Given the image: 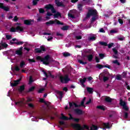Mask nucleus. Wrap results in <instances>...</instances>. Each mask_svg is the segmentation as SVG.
<instances>
[{
  "instance_id": "9d476101",
  "label": "nucleus",
  "mask_w": 130,
  "mask_h": 130,
  "mask_svg": "<svg viewBox=\"0 0 130 130\" xmlns=\"http://www.w3.org/2000/svg\"><path fill=\"white\" fill-rule=\"evenodd\" d=\"M45 8L47 9V10H51V11L53 14L56 13V10L55 9H54V7H53V6L51 4L47 5Z\"/></svg>"
},
{
  "instance_id": "49530a36",
  "label": "nucleus",
  "mask_w": 130,
  "mask_h": 130,
  "mask_svg": "<svg viewBox=\"0 0 130 130\" xmlns=\"http://www.w3.org/2000/svg\"><path fill=\"white\" fill-rule=\"evenodd\" d=\"M34 90H35V86H32L28 89V92H33Z\"/></svg>"
},
{
  "instance_id": "4c0bfd02",
  "label": "nucleus",
  "mask_w": 130,
  "mask_h": 130,
  "mask_svg": "<svg viewBox=\"0 0 130 130\" xmlns=\"http://www.w3.org/2000/svg\"><path fill=\"white\" fill-rule=\"evenodd\" d=\"M35 51L36 53H41V50L39 48L35 49Z\"/></svg>"
},
{
  "instance_id": "0eeeda50",
  "label": "nucleus",
  "mask_w": 130,
  "mask_h": 130,
  "mask_svg": "<svg viewBox=\"0 0 130 130\" xmlns=\"http://www.w3.org/2000/svg\"><path fill=\"white\" fill-rule=\"evenodd\" d=\"M119 104L120 106L123 107V109H124L125 111H129V108L127 107V104L125 101H123L122 99H120Z\"/></svg>"
},
{
  "instance_id": "6e6552de",
  "label": "nucleus",
  "mask_w": 130,
  "mask_h": 130,
  "mask_svg": "<svg viewBox=\"0 0 130 130\" xmlns=\"http://www.w3.org/2000/svg\"><path fill=\"white\" fill-rule=\"evenodd\" d=\"M91 16H97V10L90 9L86 15V18H90Z\"/></svg>"
},
{
  "instance_id": "13d9d810",
  "label": "nucleus",
  "mask_w": 130,
  "mask_h": 130,
  "mask_svg": "<svg viewBox=\"0 0 130 130\" xmlns=\"http://www.w3.org/2000/svg\"><path fill=\"white\" fill-rule=\"evenodd\" d=\"M44 88H41L39 90H38V93H43V91H44Z\"/></svg>"
},
{
  "instance_id": "393cba45",
  "label": "nucleus",
  "mask_w": 130,
  "mask_h": 130,
  "mask_svg": "<svg viewBox=\"0 0 130 130\" xmlns=\"http://www.w3.org/2000/svg\"><path fill=\"white\" fill-rule=\"evenodd\" d=\"M61 117H60V119H62L63 120H69V117L63 115V113L61 114Z\"/></svg>"
},
{
  "instance_id": "680f3d73",
  "label": "nucleus",
  "mask_w": 130,
  "mask_h": 130,
  "mask_svg": "<svg viewBox=\"0 0 130 130\" xmlns=\"http://www.w3.org/2000/svg\"><path fill=\"white\" fill-rule=\"evenodd\" d=\"M59 123L60 125H64V124H65V123L63 121H60L59 122Z\"/></svg>"
},
{
  "instance_id": "20e7f679",
  "label": "nucleus",
  "mask_w": 130,
  "mask_h": 130,
  "mask_svg": "<svg viewBox=\"0 0 130 130\" xmlns=\"http://www.w3.org/2000/svg\"><path fill=\"white\" fill-rule=\"evenodd\" d=\"M59 80L62 84H68L71 81V79L69 77V75L68 74L64 76H60L59 77Z\"/></svg>"
},
{
  "instance_id": "1a4fd4ad",
  "label": "nucleus",
  "mask_w": 130,
  "mask_h": 130,
  "mask_svg": "<svg viewBox=\"0 0 130 130\" xmlns=\"http://www.w3.org/2000/svg\"><path fill=\"white\" fill-rule=\"evenodd\" d=\"M10 32H23L24 31V28L20 27V26H17L16 28L12 27L10 28Z\"/></svg>"
},
{
  "instance_id": "37998d69",
  "label": "nucleus",
  "mask_w": 130,
  "mask_h": 130,
  "mask_svg": "<svg viewBox=\"0 0 130 130\" xmlns=\"http://www.w3.org/2000/svg\"><path fill=\"white\" fill-rule=\"evenodd\" d=\"M112 50H113V52H114V54H115V55L118 54V51H117V50H116V49H115V48H113Z\"/></svg>"
},
{
  "instance_id": "4d7b16f0",
  "label": "nucleus",
  "mask_w": 130,
  "mask_h": 130,
  "mask_svg": "<svg viewBox=\"0 0 130 130\" xmlns=\"http://www.w3.org/2000/svg\"><path fill=\"white\" fill-rule=\"evenodd\" d=\"M118 22L119 24H121V25H122V24H123V20H122V19L120 18L118 19Z\"/></svg>"
},
{
  "instance_id": "c756f323",
  "label": "nucleus",
  "mask_w": 130,
  "mask_h": 130,
  "mask_svg": "<svg viewBox=\"0 0 130 130\" xmlns=\"http://www.w3.org/2000/svg\"><path fill=\"white\" fill-rule=\"evenodd\" d=\"M98 129V126L92 124V126L90 127V130H97Z\"/></svg>"
},
{
  "instance_id": "412c9836",
  "label": "nucleus",
  "mask_w": 130,
  "mask_h": 130,
  "mask_svg": "<svg viewBox=\"0 0 130 130\" xmlns=\"http://www.w3.org/2000/svg\"><path fill=\"white\" fill-rule=\"evenodd\" d=\"M87 91L89 94H93V92H94V89L92 87H87Z\"/></svg>"
},
{
  "instance_id": "58836bf2",
  "label": "nucleus",
  "mask_w": 130,
  "mask_h": 130,
  "mask_svg": "<svg viewBox=\"0 0 130 130\" xmlns=\"http://www.w3.org/2000/svg\"><path fill=\"white\" fill-rule=\"evenodd\" d=\"M113 63H114L115 64H117V66H120V63L118 62V60H115L112 61Z\"/></svg>"
},
{
  "instance_id": "3c124183",
  "label": "nucleus",
  "mask_w": 130,
  "mask_h": 130,
  "mask_svg": "<svg viewBox=\"0 0 130 130\" xmlns=\"http://www.w3.org/2000/svg\"><path fill=\"white\" fill-rule=\"evenodd\" d=\"M15 71L16 72H19L20 71V68H19V66H15L14 68Z\"/></svg>"
},
{
  "instance_id": "473e14b6",
  "label": "nucleus",
  "mask_w": 130,
  "mask_h": 130,
  "mask_svg": "<svg viewBox=\"0 0 130 130\" xmlns=\"http://www.w3.org/2000/svg\"><path fill=\"white\" fill-rule=\"evenodd\" d=\"M63 56L64 57H68V56H71V53L69 52H63L62 53Z\"/></svg>"
},
{
  "instance_id": "7ed1b4c3",
  "label": "nucleus",
  "mask_w": 130,
  "mask_h": 130,
  "mask_svg": "<svg viewBox=\"0 0 130 130\" xmlns=\"http://www.w3.org/2000/svg\"><path fill=\"white\" fill-rule=\"evenodd\" d=\"M86 100V97H84L83 100H82L80 105H78L77 104V103H75V102H69V106L70 107V108H72V107H73V106H74L75 107V108H78V107H81V106H83V107H86V106H85V101Z\"/></svg>"
},
{
  "instance_id": "e2e57ef3",
  "label": "nucleus",
  "mask_w": 130,
  "mask_h": 130,
  "mask_svg": "<svg viewBox=\"0 0 130 130\" xmlns=\"http://www.w3.org/2000/svg\"><path fill=\"white\" fill-rule=\"evenodd\" d=\"M100 32L101 33H105V30L103 28H101V29H100Z\"/></svg>"
},
{
  "instance_id": "338daca9",
  "label": "nucleus",
  "mask_w": 130,
  "mask_h": 130,
  "mask_svg": "<svg viewBox=\"0 0 130 130\" xmlns=\"http://www.w3.org/2000/svg\"><path fill=\"white\" fill-rule=\"evenodd\" d=\"M74 121H75V122H79V121H80V119L79 118H75L73 119Z\"/></svg>"
},
{
  "instance_id": "f257e3e1",
  "label": "nucleus",
  "mask_w": 130,
  "mask_h": 130,
  "mask_svg": "<svg viewBox=\"0 0 130 130\" xmlns=\"http://www.w3.org/2000/svg\"><path fill=\"white\" fill-rule=\"evenodd\" d=\"M50 55H47L44 57H41V56H37L36 57V60L38 61H41L43 62V64H45V66H48L49 63H50Z\"/></svg>"
},
{
  "instance_id": "7c9ffc66",
  "label": "nucleus",
  "mask_w": 130,
  "mask_h": 130,
  "mask_svg": "<svg viewBox=\"0 0 130 130\" xmlns=\"http://www.w3.org/2000/svg\"><path fill=\"white\" fill-rule=\"evenodd\" d=\"M96 68H97V69H99V70H102V69H103V68H104V65L101 64H97L96 66Z\"/></svg>"
},
{
  "instance_id": "5fc2aeb1",
  "label": "nucleus",
  "mask_w": 130,
  "mask_h": 130,
  "mask_svg": "<svg viewBox=\"0 0 130 130\" xmlns=\"http://www.w3.org/2000/svg\"><path fill=\"white\" fill-rule=\"evenodd\" d=\"M6 39H7V40H10V39H12V36L6 35Z\"/></svg>"
},
{
  "instance_id": "0e129e2a",
  "label": "nucleus",
  "mask_w": 130,
  "mask_h": 130,
  "mask_svg": "<svg viewBox=\"0 0 130 130\" xmlns=\"http://www.w3.org/2000/svg\"><path fill=\"white\" fill-rule=\"evenodd\" d=\"M104 68H107V69H110V68H111L110 67V66L108 65V64H106V65H104Z\"/></svg>"
},
{
  "instance_id": "a211bd4d",
  "label": "nucleus",
  "mask_w": 130,
  "mask_h": 130,
  "mask_svg": "<svg viewBox=\"0 0 130 130\" xmlns=\"http://www.w3.org/2000/svg\"><path fill=\"white\" fill-rule=\"evenodd\" d=\"M53 17L54 19H58V17H59V18H62L61 13L59 12H56V14L53 15Z\"/></svg>"
},
{
  "instance_id": "72a5a7b5",
  "label": "nucleus",
  "mask_w": 130,
  "mask_h": 130,
  "mask_svg": "<svg viewBox=\"0 0 130 130\" xmlns=\"http://www.w3.org/2000/svg\"><path fill=\"white\" fill-rule=\"evenodd\" d=\"M99 44H100V45H101L102 46H107V43L105 42H101L100 41L99 42Z\"/></svg>"
},
{
  "instance_id": "a878e982",
  "label": "nucleus",
  "mask_w": 130,
  "mask_h": 130,
  "mask_svg": "<svg viewBox=\"0 0 130 130\" xmlns=\"http://www.w3.org/2000/svg\"><path fill=\"white\" fill-rule=\"evenodd\" d=\"M25 65H26V63L25 62V61L22 60L21 61L20 63V68L21 69H23V68H24Z\"/></svg>"
},
{
  "instance_id": "aec40b11",
  "label": "nucleus",
  "mask_w": 130,
  "mask_h": 130,
  "mask_svg": "<svg viewBox=\"0 0 130 130\" xmlns=\"http://www.w3.org/2000/svg\"><path fill=\"white\" fill-rule=\"evenodd\" d=\"M103 126L104 127H103V129H106V128H110V126H109V123H103Z\"/></svg>"
},
{
  "instance_id": "423d86ee",
  "label": "nucleus",
  "mask_w": 130,
  "mask_h": 130,
  "mask_svg": "<svg viewBox=\"0 0 130 130\" xmlns=\"http://www.w3.org/2000/svg\"><path fill=\"white\" fill-rule=\"evenodd\" d=\"M57 24V25H64L63 22H60V21L58 19H55L54 20H50L46 22V25L47 26H49V25H53V24Z\"/></svg>"
},
{
  "instance_id": "bf43d9fd",
  "label": "nucleus",
  "mask_w": 130,
  "mask_h": 130,
  "mask_svg": "<svg viewBox=\"0 0 130 130\" xmlns=\"http://www.w3.org/2000/svg\"><path fill=\"white\" fill-rule=\"evenodd\" d=\"M95 59L96 62H100V59H99L98 57L95 56Z\"/></svg>"
},
{
  "instance_id": "8fccbe9b",
  "label": "nucleus",
  "mask_w": 130,
  "mask_h": 130,
  "mask_svg": "<svg viewBox=\"0 0 130 130\" xmlns=\"http://www.w3.org/2000/svg\"><path fill=\"white\" fill-rule=\"evenodd\" d=\"M70 117L69 118H68V120H74V117H73V116H72V114H69Z\"/></svg>"
},
{
  "instance_id": "2f4dec72",
  "label": "nucleus",
  "mask_w": 130,
  "mask_h": 130,
  "mask_svg": "<svg viewBox=\"0 0 130 130\" xmlns=\"http://www.w3.org/2000/svg\"><path fill=\"white\" fill-rule=\"evenodd\" d=\"M69 25H66V26H64L62 27H61V29L63 31H67V30H69Z\"/></svg>"
},
{
  "instance_id": "a19ab883",
  "label": "nucleus",
  "mask_w": 130,
  "mask_h": 130,
  "mask_svg": "<svg viewBox=\"0 0 130 130\" xmlns=\"http://www.w3.org/2000/svg\"><path fill=\"white\" fill-rule=\"evenodd\" d=\"M78 62H79V63H80L81 64H83V65H85V64H87V62H84L83 61V60H81V59H79L78 60Z\"/></svg>"
},
{
  "instance_id": "2eb2a0df",
  "label": "nucleus",
  "mask_w": 130,
  "mask_h": 130,
  "mask_svg": "<svg viewBox=\"0 0 130 130\" xmlns=\"http://www.w3.org/2000/svg\"><path fill=\"white\" fill-rule=\"evenodd\" d=\"M74 111L76 114H77L78 115H82L83 114V110L80 109H75L74 110Z\"/></svg>"
},
{
  "instance_id": "4468645a",
  "label": "nucleus",
  "mask_w": 130,
  "mask_h": 130,
  "mask_svg": "<svg viewBox=\"0 0 130 130\" xmlns=\"http://www.w3.org/2000/svg\"><path fill=\"white\" fill-rule=\"evenodd\" d=\"M0 9L4 10L6 12H9L10 11V8L8 7L4 6V3H0Z\"/></svg>"
},
{
  "instance_id": "603ef678",
  "label": "nucleus",
  "mask_w": 130,
  "mask_h": 130,
  "mask_svg": "<svg viewBox=\"0 0 130 130\" xmlns=\"http://www.w3.org/2000/svg\"><path fill=\"white\" fill-rule=\"evenodd\" d=\"M124 117L126 119H127L128 118V113H127V112H125Z\"/></svg>"
},
{
  "instance_id": "39448f33",
  "label": "nucleus",
  "mask_w": 130,
  "mask_h": 130,
  "mask_svg": "<svg viewBox=\"0 0 130 130\" xmlns=\"http://www.w3.org/2000/svg\"><path fill=\"white\" fill-rule=\"evenodd\" d=\"M79 14L76 10H70V13H68V17L71 19H76V17H78Z\"/></svg>"
},
{
  "instance_id": "5701e85b",
  "label": "nucleus",
  "mask_w": 130,
  "mask_h": 130,
  "mask_svg": "<svg viewBox=\"0 0 130 130\" xmlns=\"http://www.w3.org/2000/svg\"><path fill=\"white\" fill-rule=\"evenodd\" d=\"M18 91L20 93H22L24 90H25V85H22L19 87V88H18Z\"/></svg>"
},
{
  "instance_id": "b1692460",
  "label": "nucleus",
  "mask_w": 130,
  "mask_h": 130,
  "mask_svg": "<svg viewBox=\"0 0 130 130\" xmlns=\"http://www.w3.org/2000/svg\"><path fill=\"white\" fill-rule=\"evenodd\" d=\"M78 10L79 12H82L83 11V5L79 4L77 5Z\"/></svg>"
},
{
  "instance_id": "09e8293b",
  "label": "nucleus",
  "mask_w": 130,
  "mask_h": 130,
  "mask_svg": "<svg viewBox=\"0 0 130 130\" xmlns=\"http://www.w3.org/2000/svg\"><path fill=\"white\" fill-rule=\"evenodd\" d=\"M14 43H15V44H17V45H22V44H24V42H21V41L15 42Z\"/></svg>"
},
{
  "instance_id": "4be33fe9",
  "label": "nucleus",
  "mask_w": 130,
  "mask_h": 130,
  "mask_svg": "<svg viewBox=\"0 0 130 130\" xmlns=\"http://www.w3.org/2000/svg\"><path fill=\"white\" fill-rule=\"evenodd\" d=\"M105 101L108 103H111V102H112V99L110 98L109 96H108L105 98Z\"/></svg>"
},
{
  "instance_id": "cd10ccee",
  "label": "nucleus",
  "mask_w": 130,
  "mask_h": 130,
  "mask_svg": "<svg viewBox=\"0 0 130 130\" xmlns=\"http://www.w3.org/2000/svg\"><path fill=\"white\" fill-rule=\"evenodd\" d=\"M96 108H98V109H100L101 110H103V111L105 110V107L104 106H98Z\"/></svg>"
},
{
  "instance_id": "c03bdc74",
  "label": "nucleus",
  "mask_w": 130,
  "mask_h": 130,
  "mask_svg": "<svg viewBox=\"0 0 130 130\" xmlns=\"http://www.w3.org/2000/svg\"><path fill=\"white\" fill-rule=\"evenodd\" d=\"M99 57H100L101 59H103L104 57H105V54H103V53H100L99 54Z\"/></svg>"
},
{
  "instance_id": "f704fd0d",
  "label": "nucleus",
  "mask_w": 130,
  "mask_h": 130,
  "mask_svg": "<svg viewBox=\"0 0 130 130\" xmlns=\"http://www.w3.org/2000/svg\"><path fill=\"white\" fill-rule=\"evenodd\" d=\"M95 40H96V37L94 36L88 37V41H94Z\"/></svg>"
},
{
  "instance_id": "de8ad7c7",
  "label": "nucleus",
  "mask_w": 130,
  "mask_h": 130,
  "mask_svg": "<svg viewBox=\"0 0 130 130\" xmlns=\"http://www.w3.org/2000/svg\"><path fill=\"white\" fill-rule=\"evenodd\" d=\"M56 93L57 94H58L59 96H62L63 95V93L62 92V91L57 90Z\"/></svg>"
},
{
  "instance_id": "f3484780",
  "label": "nucleus",
  "mask_w": 130,
  "mask_h": 130,
  "mask_svg": "<svg viewBox=\"0 0 130 130\" xmlns=\"http://www.w3.org/2000/svg\"><path fill=\"white\" fill-rule=\"evenodd\" d=\"M84 57H87L88 61L91 62L93 60V55L92 54H89L87 55H84L83 56Z\"/></svg>"
},
{
  "instance_id": "f03ea898",
  "label": "nucleus",
  "mask_w": 130,
  "mask_h": 130,
  "mask_svg": "<svg viewBox=\"0 0 130 130\" xmlns=\"http://www.w3.org/2000/svg\"><path fill=\"white\" fill-rule=\"evenodd\" d=\"M72 126L76 130H84L88 129L90 130V127L87 125H83V126L82 127L81 125L79 123L72 124Z\"/></svg>"
},
{
  "instance_id": "c85d7f7f",
  "label": "nucleus",
  "mask_w": 130,
  "mask_h": 130,
  "mask_svg": "<svg viewBox=\"0 0 130 130\" xmlns=\"http://www.w3.org/2000/svg\"><path fill=\"white\" fill-rule=\"evenodd\" d=\"M43 73L45 74V75L46 76V78H43V80L44 81H46V80H47V78H48V77H49V76L48 75H47V73H46V72H45V71H43Z\"/></svg>"
},
{
  "instance_id": "dca6fc26",
  "label": "nucleus",
  "mask_w": 130,
  "mask_h": 130,
  "mask_svg": "<svg viewBox=\"0 0 130 130\" xmlns=\"http://www.w3.org/2000/svg\"><path fill=\"white\" fill-rule=\"evenodd\" d=\"M0 45L1 46V49H5V48H7L9 45L5 42L0 43Z\"/></svg>"
},
{
  "instance_id": "864d4df0",
  "label": "nucleus",
  "mask_w": 130,
  "mask_h": 130,
  "mask_svg": "<svg viewBox=\"0 0 130 130\" xmlns=\"http://www.w3.org/2000/svg\"><path fill=\"white\" fill-rule=\"evenodd\" d=\"M117 80L118 81H121V76L120 75H118L116 77Z\"/></svg>"
},
{
  "instance_id": "ddd939ff",
  "label": "nucleus",
  "mask_w": 130,
  "mask_h": 130,
  "mask_svg": "<svg viewBox=\"0 0 130 130\" xmlns=\"http://www.w3.org/2000/svg\"><path fill=\"white\" fill-rule=\"evenodd\" d=\"M22 50H23V47H20L19 49L16 51V54H17V55H19V56L23 55V52H22Z\"/></svg>"
},
{
  "instance_id": "6e6d98bb",
  "label": "nucleus",
  "mask_w": 130,
  "mask_h": 130,
  "mask_svg": "<svg viewBox=\"0 0 130 130\" xmlns=\"http://www.w3.org/2000/svg\"><path fill=\"white\" fill-rule=\"evenodd\" d=\"M40 102L41 103H45V104H46V103L45 102V101H44V99H40Z\"/></svg>"
},
{
  "instance_id": "774afa93",
  "label": "nucleus",
  "mask_w": 130,
  "mask_h": 130,
  "mask_svg": "<svg viewBox=\"0 0 130 130\" xmlns=\"http://www.w3.org/2000/svg\"><path fill=\"white\" fill-rule=\"evenodd\" d=\"M103 81H104V82H106V81H108V77H104Z\"/></svg>"
},
{
  "instance_id": "bb28decb",
  "label": "nucleus",
  "mask_w": 130,
  "mask_h": 130,
  "mask_svg": "<svg viewBox=\"0 0 130 130\" xmlns=\"http://www.w3.org/2000/svg\"><path fill=\"white\" fill-rule=\"evenodd\" d=\"M97 17V15L93 16V17L91 18L90 20V23L92 24V23L95 22L96 21V18Z\"/></svg>"
},
{
  "instance_id": "69168bd1",
  "label": "nucleus",
  "mask_w": 130,
  "mask_h": 130,
  "mask_svg": "<svg viewBox=\"0 0 130 130\" xmlns=\"http://www.w3.org/2000/svg\"><path fill=\"white\" fill-rule=\"evenodd\" d=\"M110 33H117V30L115 29L111 30L110 31Z\"/></svg>"
},
{
  "instance_id": "f8f14e48",
  "label": "nucleus",
  "mask_w": 130,
  "mask_h": 130,
  "mask_svg": "<svg viewBox=\"0 0 130 130\" xmlns=\"http://www.w3.org/2000/svg\"><path fill=\"white\" fill-rule=\"evenodd\" d=\"M34 23V20L31 19H26L24 20V24L27 25V26H30V25H33Z\"/></svg>"
},
{
  "instance_id": "ea45409f",
  "label": "nucleus",
  "mask_w": 130,
  "mask_h": 130,
  "mask_svg": "<svg viewBox=\"0 0 130 130\" xmlns=\"http://www.w3.org/2000/svg\"><path fill=\"white\" fill-rule=\"evenodd\" d=\"M40 49L41 50V52H42V51H46V49H45V47H44V45L41 46Z\"/></svg>"
},
{
  "instance_id": "9b49d317",
  "label": "nucleus",
  "mask_w": 130,
  "mask_h": 130,
  "mask_svg": "<svg viewBox=\"0 0 130 130\" xmlns=\"http://www.w3.org/2000/svg\"><path fill=\"white\" fill-rule=\"evenodd\" d=\"M22 77H20L18 79L15 80L14 83H12V82H11L10 85L11 87H16V86H18L20 82L22 81Z\"/></svg>"
},
{
  "instance_id": "6ab92c4d",
  "label": "nucleus",
  "mask_w": 130,
  "mask_h": 130,
  "mask_svg": "<svg viewBox=\"0 0 130 130\" xmlns=\"http://www.w3.org/2000/svg\"><path fill=\"white\" fill-rule=\"evenodd\" d=\"M86 81H87V78L84 77L83 79L80 78L79 79V82L83 86H85V83H86Z\"/></svg>"
},
{
  "instance_id": "a18cd8bd",
  "label": "nucleus",
  "mask_w": 130,
  "mask_h": 130,
  "mask_svg": "<svg viewBox=\"0 0 130 130\" xmlns=\"http://www.w3.org/2000/svg\"><path fill=\"white\" fill-rule=\"evenodd\" d=\"M28 61L29 63H32V62H36V61L34 59L28 58Z\"/></svg>"
},
{
  "instance_id": "79ce46f5",
  "label": "nucleus",
  "mask_w": 130,
  "mask_h": 130,
  "mask_svg": "<svg viewBox=\"0 0 130 130\" xmlns=\"http://www.w3.org/2000/svg\"><path fill=\"white\" fill-rule=\"evenodd\" d=\"M56 6H57V7H64V5H63V3H62V2H60L59 3H58Z\"/></svg>"
},
{
  "instance_id": "c9c22d12",
  "label": "nucleus",
  "mask_w": 130,
  "mask_h": 130,
  "mask_svg": "<svg viewBox=\"0 0 130 130\" xmlns=\"http://www.w3.org/2000/svg\"><path fill=\"white\" fill-rule=\"evenodd\" d=\"M39 12L40 14H44L45 10L43 8H40L39 9Z\"/></svg>"
},
{
  "instance_id": "e433bc0d",
  "label": "nucleus",
  "mask_w": 130,
  "mask_h": 130,
  "mask_svg": "<svg viewBox=\"0 0 130 130\" xmlns=\"http://www.w3.org/2000/svg\"><path fill=\"white\" fill-rule=\"evenodd\" d=\"M40 0H33L32 1V5L34 6H37L38 4V2H39Z\"/></svg>"
},
{
  "instance_id": "052dcab7",
  "label": "nucleus",
  "mask_w": 130,
  "mask_h": 130,
  "mask_svg": "<svg viewBox=\"0 0 130 130\" xmlns=\"http://www.w3.org/2000/svg\"><path fill=\"white\" fill-rule=\"evenodd\" d=\"M113 43H111L110 44H109L107 46H108V48H111V47L112 46H113Z\"/></svg>"
}]
</instances>
